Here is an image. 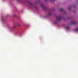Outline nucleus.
I'll use <instances>...</instances> for the list:
<instances>
[{
	"instance_id": "nucleus-1",
	"label": "nucleus",
	"mask_w": 78,
	"mask_h": 78,
	"mask_svg": "<svg viewBox=\"0 0 78 78\" xmlns=\"http://www.w3.org/2000/svg\"><path fill=\"white\" fill-rule=\"evenodd\" d=\"M61 19H62V17H61V16L60 15L58 19L57 18V20L58 22H59V21L61 20Z\"/></svg>"
},
{
	"instance_id": "nucleus-2",
	"label": "nucleus",
	"mask_w": 78,
	"mask_h": 78,
	"mask_svg": "<svg viewBox=\"0 0 78 78\" xmlns=\"http://www.w3.org/2000/svg\"><path fill=\"white\" fill-rule=\"evenodd\" d=\"M28 3L29 5H30V6H33V4L32 3H31L30 2H28Z\"/></svg>"
},
{
	"instance_id": "nucleus-3",
	"label": "nucleus",
	"mask_w": 78,
	"mask_h": 78,
	"mask_svg": "<svg viewBox=\"0 0 78 78\" xmlns=\"http://www.w3.org/2000/svg\"><path fill=\"white\" fill-rule=\"evenodd\" d=\"M76 22L75 21H72L70 23L71 25H72V24H76Z\"/></svg>"
},
{
	"instance_id": "nucleus-4",
	"label": "nucleus",
	"mask_w": 78,
	"mask_h": 78,
	"mask_svg": "<svg viewBox=\"0 0 78 78\" xmlns=\"http://www.w3.org/2000/svg\"><path fill=\"white\" fill-rule=\"evenodd\" d=\"M16 25V26H17L18 27H20V25L19 23H17Z\"/></svg>"
},
{
	"instance_id": "nucleus-5",
	"label": "nucleus",
	"mask_w": 78,
	"mask_h": 78,
	"mask_svg": "<svg viewBox=\"0 0 78 78\" xmlns=\"http://www.w3.org/2000/svg\"><path fill=\"white\" fill-rule=\"evenodd\" d=\"M74 31H75L76 32V31H78V28L74 29Z\"/></svg>"
},
{
	"instance_id": "nucleus-6",
	"label": "nucleus",
	"mask_w": 78,
	"mask_h": 78,
	"mask_svg": "<svg viewBox=\"0 0 78 78\" xmlns=\"http://www.w3.org/2000/svg\"><path fill=\"white\" fill-rule=\"evenodd\" d=\"M59 10L60 11H64V9L62 8L59 9Z\"/></svg>"
},
{
	"instance_id": "nucleus-7",
	"label": "nucleus",
	"mask_w": 78,
	"mask_h": 78,
	"mask_svg": "<svg viewBox=\"0 0 78 78\" xmlns=\"http://www.w3.org/2000/svg\"><path fill=\"white\" fill-rule=\"evenodd\" d=\"M41 7L42 8L44 9V5L43 4H41Z\"/></svg>"
},
{
	"instance_id": "nucleus-8",
	"label": "nucleus",
	"mask_w": 78,
	"mask_h": 78,
	"mask_svg": "<svg viewBox=\"0 0 78 78\" xmlns=\"http://www.w3.org/2000/svg\"><path fill=\"white\" fill-rule=\"evenodd\" d=\"M16 24L13 27V28H16Z\"/></svg>"
},
{
	"instance_id": "nucleus-9",
	"label": "nucleus",
	"mask_w": 78,
	"mask_h": 78,
	"mask_svg": "<svg viewBox=\"0 0 78 78\" xmlns=\"http://www.w3.org/2000/svg\"><path fill=\"white\" fill-rule=\"evenodd\" d=\"M66 29H67V30H69V26L66 27Z\"/></svg>"
},
{
	"instance_id": "nucleus-10",
	"label": "nucleus",
	"mask_w": 78,
	"mask_h": 78,
	"mask_svg": "<svg viewBox=\"0 0 78 78\" xmlns=\"http://www.w3.org/2000/svg\"><path fill=\"white\" fill-rule=\"evenodd\" d=\"M68 9L69 10H70V6H69L68 7Z\"/></svg>"
},
{
	"instance_id": "nucleus-11",
	"label": "nucleus",
	"mask_w": 78,
	"mask_h": 78,
	"mask_svg": "<svg viewBox=\"0 0 78 78\" xmlns=\"http://www.w3.org/2000/svg\"><path fill=\"white\" fill-rule=\"evenodd\" d=\"M51 14H52L51 13H48V15H51Z\"/></svg>"
},
{
	"instance_id": "nucleus-12",
	"label": "nucleus",
	"mask_w": 78,
	"mask_h": 78,
	"mask_svg": "<svg viewBox=\"0 0 78 78\" xmlns=\"http://www.w3.org/2000/svg\"><path fill=\"white\" fill-rule=\"evenodd\" d=\"M13 16H14V17H16V15L14 14V15H13Z\"/></svg>"
},
{
	"instance_id": "nucleus-13",
	"label": "nucleus",
	"mask_w": 78,
	"mask_h": 78,
	"mask_svg": "<svg viewBox=\"0 0 78 78\" xmlns=\"http://www.w3.org/2000/svg\"><path fill=\"white\" fill-rule=\"evenodd\" d=\"M18 2H19V0H17Z\"/></svg>"
},
{
	"instance_id": "nucleus-14",
	"label": "nucleus",
	"mask_w": 78,
	"mask_h": 78,
	"mask_svg": "<svg viewBox=\"0 0 78 78\" xmlns=\"http://www.w3.org/2000/svg\"><path fill=\"white\" fill-rule=\"evenodd\" d=\"M54 0H51V1H54Z\"/></svg>"
},
{
	"instance_id": "nucleus-15",
	"label": "nucleus",
	"mask_w": 78,
	"mask_h": 78,
	"mask_svg": "<svg viewBox=\"0 0 78 78\" xmlns=\"http://www.w3.org/2000/svg\"><path fill=\"white\" fill-rule=\"evenodd\" d=\"M47 0H45V1L46 2H47Z\"/></svg>"
},
{
	"instance_id": "nucleus-16",
	"label": "nucleus",
	"mask_w": 78,
	"mask_h": 78,
	"mask_svg": "<svg viewBox=\"0 0 78 78\" xmlns=\"http://www.w3.org/2000/svg\"><path fill=\"white\" fill-rule=\"evenodd\" d=\"M22 3H24V2H22Z\"/></svg>"
}]
</instances>
